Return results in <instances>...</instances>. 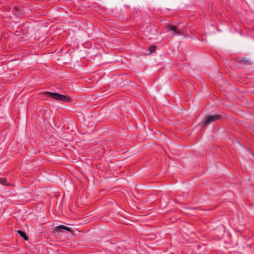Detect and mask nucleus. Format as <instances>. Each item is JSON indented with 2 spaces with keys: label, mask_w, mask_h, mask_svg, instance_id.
<instances>
[{
  "label": "nucleus",
  "mask_w": 254,
  "mask_h": 254,
  "mask_svg": "<svg viewBox=\"0 0 254 254\" xmlns=\"http://www.w3.org/2000/svg\"><path fill=\"white\" fill-rule=\"evenodd\" d=\"M220 118L219 115H211L205 116L201 122L203 125L208 124L219 120Z\"/></svg>",
  "instance_id": "obj_1"
},
{
  "label": "nucleus",
  "mask_w": 254,
  "mask_h": 254,
  "mask_svg": "<svg viewBox=\"0 0 254 254\" xmlns=\"http://www.w3.org/2000/svg\"><path fill=\"white\" fill-rule=\"evenodd\" d=\"M46 94L49 95L52 98L55 100L62 101H66L68 100V98L65 95L60 94L58 93L46 92Z\"/></svg>",
  "instance_id": "obj_2"
},
{
  "label": "nucleus",
  "mask_w": 254,
  "mask_h": 254,
  "mask_svg": "<svg viewBox=\"0 0 254 254\" xmlns=\"http://www.w3.org/2000/svg\"><path fill=\"white\" fill-rule=\"evenodd\" d=\"M55 230L57 233H62L64 231H66L67 232H70L71 229L70 228L65 226L64 225H60L57 226L55 228Z\"/></svg>",
  "instance_id": "obj_3"
},
{
  "label": "nucleus",
  "mask_w": 254,
  "mask_h": 254,
  "mask_svg": "<svg viewBox=\"0 0 254 254\" xmlns=\"http://www.w3.org/2000/svg\"><path fill=\"white\" fill-rule=\"evenodd\" d=\"M167 30L170 32H172L173 34H175L174 32L177 31V28L175 26L172 25L168 26L167 27Z\"/></svg>",
  "instance_id": "obj_4"
},
{
  "label": "nucleus",
  "mask_w": 254,
  "mask_h": 254,
  "mask_svg": "<svg viewBox=\"0 0 254 254\" xmlns=\"http://www.w3.org/2000/svg\"><path fill=\"white\" fill-rule=\"evenodd\" d=\"M17 233L22 237L25 240H28V237L25 234V233L21 231H18Z\"/></svg>",
  "instance_id": "obj_5"
},
{
  "label": "nucleus",
  "mask_w": 254,
  "mask_h": 254,
  "mask_svg": "<svg viewBox=\"0 0 254 254\" xmlns=\"http://www.w3.org/2000/svg\"><path fill=\"white\" fill-rule=\"evenodd\" d=\"M1 183L4 185H5V186H7V185H9V184L7 182L6 180H2L1 182Z\"/></svg>",
  "instance_id": "obj_6"
},
{
  "label": "nucleus",
  "mask_w": 254,
  "mask_h": 254,
  "mask_svg": "<svg viewBox=\"0 0 254 254\" xmlns=\"http://www.w3.org/2000/svg\"><path fill=\"white\" fill-rule=\"evenodd\" d=\"M151 53L153 52L155 50V47H151L150 48Z\"/></svg>",
  "instance_id": "obj_7"
}]
</instances>
